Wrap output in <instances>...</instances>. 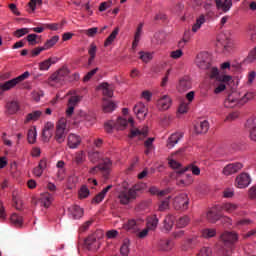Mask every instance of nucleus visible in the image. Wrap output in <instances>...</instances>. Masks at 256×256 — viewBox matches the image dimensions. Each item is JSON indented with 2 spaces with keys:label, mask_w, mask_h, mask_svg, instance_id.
I'll return each instance as SVG.
<instances>
[{
  "label": "nucleus",
  "mask_w": 256,
  "mask_h": 256,
  "mask_svg": "<svg viewBox=\"0 0 256 256\" xmlns=\"http://www.w3.org/2000/svg\"><path fill=\"white\" fill-rule=\"evenodd\" d=\"M47 189L49 192L43 193L40 197V202L43 207H50L51 203H53V195H55V191H57V186L54 183L49 182L47 184Z\"/></svg>",
  "instance_id": "nucleus-5"
},
{
  "label": "nucleus",
  "mask_w": 256,
  "mask_h": 256,
  "mask_svg": "<svg viewBox=\"0 0 256 256\" xmlns=\"http://www.w3.org/2000/svg\"><path fill=\"white\" fill-rule=\"evenodd\" d=\"M117 35H119V27H116L112 33L107 37V39L104 42L105 47H109V45L113 44V41L117 39Z\"/></svg>",
  "instance_id": "nucleus-42"
},
{
  "label": "nucleus",
  "mask_w": 256,
  "mask_h": 256,
  "mask_svg": "<svg viewBox=\"0 0 256 256\" xmlns=\"http://www.w3.org/2000/svg\"><path fill=\"white\" fill-rule=\"evenodd\" d=\"M68 75L69 69L67 67H62L50 76L49 81H53L54 83H63Z\"/></svg>",
  "instance_id": "nucleus-14"
},
{
  "label": "nucleus",
  "mask_w": 256,
  "mask_h": 256,
  "mask_svg": "<svg viewBox=\"0 0 256 256\" xmlns=\"http://www.w3.org/2000/svg\"><path fill=\"white\" fill-rule=\"evenodd\" d=\"M173 225H175V216L168 214L163 220V230L169 233L173 229Z\"/></svg>",
  "instance_id": "nucleus-25"
},
{
  "label": "nucleus",
  "mask_w": 256,
  "mask_h": 256,
  "mask_svg": "<svg viewBox=\"0 0 256 256\" xmlns=\"http://www.w3.org/2000/svg\"><path fill=\"white\" fill-rule=\"evenodd\" d=\"M220 239L224 242V245L231 247V245H235V243L239 241V234L236 232L226 231L220 236Z\"/></svg>",
  "instance_id": "nucleus-13"
},
{
  "label": "nucleus",
  "mask_w": 256,
  "mask_h": 256,
  "mask_svg": "<svg viewBox=\"0 0 256 256\" xmlns=\"http://www.w3.org/2000/svg\"><path fill=\"white\" fill-rule=\"evenodd\" d=\"M164 38L165 34L163 32H157L155 33L152 42L155 43V45H161V43H163Z\"/></svg>",
  "instance_id": "nucleus-54"
},
{
  "label": "nucleus",
  "mask_w": 256,
  "mask_h": 256,
  "mask_svg": "<svg viewBox=\"0 0 256 256\" xmlns=\"http://www.w3.org/2000/svg\"><path fill=\"white\" fill-rule=\"evenodd\" d=\"M67 144L69 149H77L81 145V137L77 134H69Z\"/></svg>",
  "instance_id": "nucleus-22"
},
{
  "label": "nucleus",
  "mask_w": 256,
  "mask_h": 256,
  "mask_svg": "<svg viewBox=\"0 0 256 256\" xmlns=\"http://www.w3.org/2000/svg\"><path fill=\"white\" fill-rule=\"evenodd\" d=\"M147 127L143 128V130H139V129H132L130 131V139H135V137H138L139 139H141V137H147Z\"/></svg>",
  "instance_id": "nucleus-37"
},
{
  "label": "nucleus",
  "mask_w": 256,
  "mask_h": 256,
  "mask_svg": "<svg viewBox=\"0 0 256 256\" xmlns=\"http://www.w3.org/2000/svg\"><path fill=\"white\" fill-rule=\"evenodd\" d=\"M251 185V177L247 173H241L236 177V187L238 189H245Z\"/></svg>",
  "instance_id": "nucleus-15"
},
{
  "label": "nucleus",
  "mask_w": 256,
  "mask_h": 256,
  "mask_svg": "<svg viewBox=\"0 0 256 256\" xmlns=\"http://www.w3.org/2000/svg\"><path fill=\"white\" fill-rule=\"evenodd\" d=\"M115 109H117V104H115V102H113L107 98H103L102 110L104 113H113V111H115Z\"/></svg>",
  "instance_id": "nucleus-24"
},
{
  "label": "nucleus",
  "mask_w": 256,
  "mask_h": 256,
  "mask_svg": "<svg viewBox=\"0 0 256 256\" xmlns=\"http://www.w3.org/2000/svg\"><path fill=\"white\" fill-rule=\"evenodd\" d=\"M241 169H243V164L240 162L231 163L224 167L222 173L226 175V177H229V175H234V173H238Z\"/></svg>",
  "instance_id": "nucleus-17"
},
{
  "label": "nucleus",
  "mask_w": 256,
  "mask_h": 256,
  "mask_svg": "<svg viewBox=\"0 0 256 256\" xmlns=\"http://www.w3.org/2000/svg\"><path fill=\"white\" fill-rule=\"evenodd\" d=\"M217 11L229 13L233 7V0H215Z\"/></svg>",
  "instance_id": "nucleus-16"
},
{
  "label": "nucleus",
  "mask_w": 256,
  "mask_h": 256,
  "mask_svg": "<svg viewBox=\"0 0 256 256\" xmlns=\"http://www.w3.org/2000/svg\"><path fill=\"white\" fill-rule=\"evenodd\" d=\"M206 217L210 223H215L221 217V205L212 207L206 214Z\"/></svg>",
  "instance_id": "nucleus-18"
},
{
  "label": "nucleus",
  "mask_w": 256,
  "mask_h": 256,
  "mask_svg": "<svg viewBox=\"0 0 256 256\" xmlns=\"http://www.w3.org/2000/svg\"><path fill=\"white\" fill-rule=\"evenodd\" d=\"M37 37H39L37 34H29L26 37V40L28 41L29 45H37L39 42H37Z\"/></svg>",
  "instance_id": "nucleus-63"
},
{
  "label": "nucleus",
  "mask_w": 256,
  "mask_h": 256,
  "mask_svg": "<svg viewBox=\"0 0 256 256\" xmlns=\"http://www.w3.org/2000/svg\"><path fill=\"white\" fill-rule=\"evenodd\" d=\"M191 87H192L191 78H189V76H184L179 80L177 89L179 93H185V91H189Z\"/></svg>",
  "instance_id": "nucleus-20"
},
{
  "label": "nucleus",
  "mask_w": 256,
  "mask_h": 256,
  "mask_svg": "<svg viewBox=\"0 0 256 256\" xmlns=\"http://www.w3.org/2000/svg\"><path fill=\"white\" fill-rule=\"evenodd\" d=\"M211 253V248L203 247L196 256H211Z\"/></svg>",
  "instance_id": "nucleus-64"
},
{
  "label": "nucleus",
  "mask_w": 256,
  "mask_h": 256,
  "mask_svg": "<svg viewBox=\"0 0 256 256\" xmlns=\"http://www.w3.org/2000/svg\"><path fill=\"white\" fill-rule=\"evenodd\" d=\"M206 19H205V14H201L197 19H196V23L192 26V31L193 33H197L202 25H204Z\"/></svg>",
  "instance_id": "nucleus-41"
},
{
  "label": "nucleus",
  "mask_w": 256,
  "mask_h": 256,
  "mask_svg": "<svg viewBox=\"0 0 256 256\" xmlns=\"http://www.w3.org/2000/svg\"><path fill=\"white\" fill-rule=\"evenodd\" d=\"M224 52L225 53H231L233 51V41L229 38L226 39V41L223 44Z\"/></svg>",
  "instance_id": "nucleus-57"
},
{
  "label": "nucleus",
  "mask_w": 256,
  "mask_h": 256,
  "mask_svg": "<svg viewBox=\"0 0 256 256\" xmlns=\"http://www.w3.org/2000/svg\"><path fill=\"white\" fill-rule=\"evenodd\" d=\"M57 41H59V36H53L51 39L47 40L44 44V48L46 49H51L54 45L57 44Z\"/></svg>",
  "instance_id": "nucleus-53"
},
{
  "label": "nucleus",
  "mask_w": 256,
  "mask_h": 256,
  "mask_svg": "<svg viewBox=\"0 0 256 256\" xmlns=\"http://www.w3.org/2000/svg\"><path fill=\"white\" fill-rule=\"evenodd\" d=\"M88 159L91 163H98L101 159V154L98 151H92L88 153Z\"/></svg>",
  "instance_id": "nucleus-51"
},
{
  "label": "nucleus",
  "mask_w": 256,
  "mask_h": 256,
  "mask_svg": "<svg viewBox=\"0 0 256 256\" xmlns=\"http://www.w3.org/2000/svg\"><path fill=\"white\" fill-rule=\"evenodd\" d=\"M187 171H191L193 175H201V169L195 164H189L183 169H180L178 173H187Z\"/></svg>",
  "instance_id": "nucleus-34"
},
{
  "label": "nucleus",
  "mask_w": 256,
  "mask_h": 256,
  "mask_svg": "<svg viewBox=\"0 0 256 256\" xmlns=\"http://www.w3.org/2000/svg\"><path fill=\"white\" fill-rule=\"evenodd\" d=\"M84 245L88 251H97L101 247V241L97 239V234H92L84 240Z\"/></svg>",
  "instance_id": "nucleus-12"
},
{
  "label": "nucleus",
  "mask_w": 256,
  "mask_h": 256,
  "mask_svg": "<svg viewBox=\"0 0 256 256\" xmlns=\"http://www.w3.org/2000/svg\"><path fill=\"white\" fill-rule=\"evenodd\" d=\"M28 143H35L37 141V128L33 127L28 130L27 134Z\"/></svg>",
  "instance_id": "nucleus-47"
},
{
  "label": "nucleus",
  "mask_w": 256,
  "mask_h": 256,
  "mask_svg": "<svg viewBox=\"0 0 256 256\" xmlns=\"http://www.w3.org/2000/svg\"><path fill=\"white\" fill-rule=\"evenodd\" d=\"M127 125H131L132 127H134L135 121L133 120V117L128 118V120L125 118L119 117L116 122L109 121L105 123L104 127L107 133H111L113 129H118L122 131L123 129H125V127H127Z\"/></svg>",
  "instance_id": "nucleus-2"
},
{
  "label": "nucleus",
  "mask_w": 256,
  "mask_h": 256,
  "mask_svg": "<svg viewBox=\"0 0 256 256\" xmlns=\"http://www.w3.org/2000/svg\"><path fill=\"white\" fill-rule=\"evenodd\" d=\"M89 188H87L85 185L81 186V188L78 191V198L79 199H87L90 195Z\"/></svg>",
  "instance_id": "nucleus-50"
},
{
  "label": "nucleus",
  "mask_w": 256,
  "mask_h": 256,
  "mask_svg": "<svg viewBox=\"0 0 256 256\" xmlns=\"http://www.w3.org/2000/svg\"><path fill=\"white\" fill-rule=\"evenodd\" d=\"M221 207V211H226V213H233V211H237L239 206L233 203H225Z\"/></svg>",
  "instance_id": "nucleus-44"
},
{
  "label": "nucleus",
  "mask_w": 256,
  "mask_h": 256,
  "mask_svg": "<svg viewBox=\"0 0 256 256\" xmlns=\"http://www.w3.org/2000/svg\"><path fill=\"white\" fill-rule=\"evenodd\" d=\"M209 77L210 79H216V81L219 80V69H217V67H213L210 69V73H209Z\"/></svg>",
  "instance_id": "nucleus-61"
},
{
  "label": "nucleus",
  "mask_w": 256,
  "mask_h": 256,
  "mask_svg": "<svg viewBox=\"0 0 256 256\" xmlns=\"http://www.w3.org/2000/svg\"><path fill=\"white\" fill-rule=\"evenodd\" d=\"M67 95H70V98L68 99L67 103V110L66 115L68 117H71L75 111V107L81 103V100L83 99V96L78 95L76 91H69Z\"/></svg>",
  "instance_id": "nucleus-3"
},
{
  "label": "nucleus",
  "mask_w": 256,
  "mask_h": 256,
  "mask_svg": "<svg viewBox=\"0 0 256 256\" xmlns=\"http://www.w3.org/2000/svg\"><path fill=\"white\" fill-rule=\"evenodd\" d=\"M141 35H143V23H140L136 29L132 49H137V45H139V41H141Z\"/></svg>",
  "instance_id": "nucleus-28"
},
{
  "label": "nucleus",
  "mask_w": 256,
  "mask_h": 256,
  "mask_svg": "<svg viewBox=\"0 0 256 256\" xmlns=\"http://www.w3.org/2000/svg\"><path fill=\"white\" fill-rule=\"evenodd\" d=\"M10 221L15 227H21V225H23V217L19 216L17 213L11 215Z\"/></svg>",
  "instance_id": "nucleus-45"
},
{
  "label": "nucleus",
  "mask_w": 256,
  "mask_h": 256,
  "mask_svg": "<svg viewBox=\"0 0 256 256\" xmlns=\"http://www.w3.org/2000/svg\"><path fill=\"white\" fill-rule=\"evenodd\" d=\"M124 229L126 231H130V233H137V237L139 239H145L147 235H149V228H146L139 232V224L134 220H128L126 224H124Z\"/></svg>",
  "instance_id": "nucleus-4"
},
{
  "label": "nucleus",
  "mask_w": 256,
  "mask_h": 256,
  "mask_svg": "<svg viewBox=\"0 0 256 256\" xmlns=\"http://www.w3.org/2000/svg\"><path fill=\"white\" fill-rule=\"evenodd\" d=\"M28 77H29V72L26 71L22 75L0 84V89L1 91H10V89H13V87H16L17 85H19V83H22V81H25V79H28Z\"/></svg>",
  "instance_id": "nucleus-7"
},
{
  "label": "nucleus",
  "mask_w": 256,
  "mask_h": 256,
  "mask_svg": "<svg viewBox=\"0 0 256 256\" xmlns=\"http://www.w3.org/2000/svg\"><path fill=\"white\" fill-rule=\"evenodd\" d=\"M199 243L198 237L194 236L192 238H188L184 245L182 246L183 251H187L188 249H193L195 245Z\"/></svg>",
  "instance_id": "nucleus-39"
},
{
  "label": "nucleus",
  "mask_w": 256,
  "mask_h": 256,
  "mask_svg": "<svg viewBox=\"0 0 256 256\" xmlns=\"http://www.w3.org/2000/svg\"><path fill=\"white\" fill-rule=\"evenodd\" d=\"M45 169H47V159L44 158L40 160L38 167L34 168L33 175H35V177H41Z\"/></svg>",
  "instance_id": "nucleus-27"
},
{
  "label": "nucleus",
  "mask_w": 256,
  "mask_h": 256,
  "mask_svg": "<svg viewBox=\"0 0 256 256\" xmlns=\"http://www.w3.org/2000/svg\"><path fill=\"white\" fill-rule=\"evenodd\" d=\"M149 193H151V195H157L158 197H165V195L167 194V191L165 190L159 191L157 187L152 186L149 189Z\"/></svg>",
  "instance_id": "nucleus-55"
},
{
  "label": "nucleus",
  "mask_w": 256,
  "mask_h": 256,
  "mask_svg": "<svg viewBox=\"0 0 256 256\" xmlns=\"http://www.w3.org/2000/svg\"><path fill=\"white\" fill-rule=\"evenodd\" d=\"M41 115H43V112L39 110H35L32 113L27 114L26 119L24 120V123H31V121H39Z\"/></svg>",
  "instance_id": "nucleus-31"
},
{
  "label": "nucleus",
  "mask_w": 256,
  "mask_h": 256,
  "mask_svg": "<svg viewBox=\"0 0 256 256\" xmlns=\"http://www.w3.org/2000/svg\"><path fill=\"white\" fill-rule=\"evenodd\" d=\"M31 31L29 28H21L18 29L14 32V36L17 37L18 39H21L24 35H27Z\"/></svg>",
  "instance_id": "nucleus-59"
},
{
  "label": "nucleus",
  "mask_w": 256,
  "mask_h": 256,
  "mask_svg": "<svg viewBox=\"0 0 256 256\" xmlns=\"http://www.w3.org/2000/svg\"><path fill=\"white\" fill-rule=\"evenodd\" d=\"M177 176V185L180 187H189L193 183V175L191 173L183 172L179 173V170L176 171Z\"/></svg>",
  "instance_id": "nucleus-11"
},
{
  "label": "nucleus",
  "mask_w": 256,
  "mask_h": 256,
  "mask_svg": "<svg viewBox=\"0 0 256 256\" xmlns=\"http://www.w3.org/2000/svg\"><path fill=\"white\" fill-rule=\"evenodd\" d=\"M157 225H159V218H157V215H152L147 218V228L150 231H155Z\"/></svg>",
  "instance_id": "nucleus-32"
},
{
  "label": "nucleus",
  "mask_w": 256,
  "mask_h": 256,
  "mask_svg": "<svg viewBox=\"0 0 256 256\" xmlns=\"http://www.w3.org/2000/svg\"><path fill=\"white\" fill-rule=\"evenodd\" d=\"M133 111L137 116V119H139L140 121H143V119L147 117V107L142 102L136 104L133 108Z\"/></svg>",
  "instance_id": "nucleus-19"
},
{
  "label": "nucleus",
  "mask_w": 256,
  "mask_h": 256,
  "mask_svg": "<svg viewBox=\"0 0 256 256\" xmlns=\"http://www.w3.org/2000/svg\"><path fill=\"white\" fill-rule=\"evenodd\" d=\"M59 58L57 57H50L47 60H44L43 62L39 63V70L40 71H49L50 67L52 65H55V63H58Z\"/></svg>",
  "instance_id": "nucleus-23"
},
{
  "label": "nucleus",
  "mask_w": 256,
  "mask_h": 256,
  "mask_svg": "<svg viewBox=\"0 0 256 256\" xmlns=\"http://www.w3.org/2000/svg\"><path fill=\"white\" fill-rule=\"evenodd\" d=\"M109 169H111V160L109 158L102 159V162L89 170L90 175H95L97 171H102L107 177L109 175Z\"/></svg>",
  "instance_id": "nucleus-10"
},
{
  "label": "nucleus",
  "mask_w": 256,
  "mask_h": 256,
  "mask_svg": "<svg viewBox=\"0 0 256 256\" xmlns=\"http://www.w3.org/2000/svg\"><path fill=\"white\" fill-rule=\"evenodd\" d=\"M246 129H248V131H252L254 129H256V116H252L250 117L245 124Z\"/></svg>",
  "instance_id": "nucleus-52"
},
{
  "label": "nucleus",
  "mask_w": 256,
  "mask_h": 256,
  "mask_svg": "<svg viewBox=\"0 0 256 256\" xmlns=\"http://www.w3.org/2000/svg\"><path fill=\"white\" fill-rule=\"evenodd\" d=\"M6 109L9 115H15L19 111V103L17 101H11L6 104Z\"/></svg>",
  "instance_id": "nucleus-40"
},
{
  "label": "nucleus",
  "mask_w": 256,
  "mask_h": 256,
  "mask_svg": "<svg viewBox=\"0 0 256 256\" xmlns=\"http://www.w3.org/2000/svg\"><path fill=\"white\" fill-rule=\"evenodd\" d=\"M182 137H183V135L181 133L171 134V136L167 140L166 147L168 149H173V147H175V145H177V143H179V141H181Z\"/></svg>",
  "instance_id": "nucleus-26"
},
{
  "label": "nucleus",
  "mask_w": 256,
  "mask_h": 256,
  "mask_svg": "<svg viewBox=\"0 0 256 256\" xmlns=\"http://www.w3.org/2000/svg\"><path fill=\"white\" fill-rule=\"evenodd\" d=\"M169 199H171V198L167 197L160 202L159 211H165V210L169 209Z\"/></svg>",
  "instance_id": "nucleus-60"
},
{
  "label": "nucleus",
  "mask_w": 256,
  "mask_h": 256,
  "mask_svg": "<svg viewBox=\"0 0 256 256\" xmlns=\"http://www.w3.org/2000/svg\"><path fill=\"white\" fill-rule=\"evenodd\" d=\"M139 58L144 63H149V61L153 59V55L149 52H140V57Z\"/></svg>",
  "instance_id": "nucleus-58"
},
{
  "label": "nucleus",
  "mask_w": 256,
  "mask_h": 256,
  "mask_svg": "<svg viewBox=\"0 0 256 256\" xmlns=\"http://www.w3.org/2000/svg\"><path fill=\"white\" fill-rule=\"evenodd\" d=\"M171 103V97H169V95H164L158 100L157 106L160 111H167V109L171 107Z\"/></svg>",
  "instance_id": "nucleus-21"
},
{
  "label": "nucleus",
  "mask_w": 256,
  "mask_h": 256,
  "mask_svg": "<svg viewBox=\"0 0 256 256\" xmlns=\"http://www.w3.org/2000/svg\"><path fill=\"white\" fill-rule=\"evenodd\" d=\"M100 89L103 90V96L104 97H113V86H111L109 83L104 82L100 84Z\"/></svg>",
  "instance_id": "nucleus-38"
},
{
  "label": "nucleus",
  "mask_w": 256,
  "mask_h": 256,
  "mask_svg": "<svg viewBox=\"0 0 256 256\" xmlns=\"http://www.w3.org/2000/svg\"><path fill=\"white\" fill-rule=\"evenodd\" d=\"M189 221H191V219L189 218V216H182L177 220V227H179L180 229H183V227H187V225H189Z\"/></svg>",
  "instance_id": "nucleus-49"
},
{
  "label": "nucleus",
  "mask_w": 256,
  "mask_h": 256,
  "mask_svg": "<svg viewBox=\"0 0 256 256\" xmlns=\"http://www.w3.org/2000/svg\"><path fill=\"white\" fill-rule=\"evenodd\" d=\"M247 34L250 37V40L255 43L256 42V26L255 24H249L247 27Z\"/></svg>",
  "instance_id": "nucleus-48"
},
{
  "label": "nucleus",
  "mask_w": 256,
  "mask_h": 256,
  "mask_svg": "<svg viewBox=\"0 0 256 256\" xmlns=\"http://www.w3.org/2000/svg\"><path fill=\"white\" fill-rule=\"evenodd\" d=\"M137 197V189H127L124 188L122 191L119 192L118 199L122 205H129L133 199Z\"/></svg>",
  "instance_id": "nucleus-6"
},
{
  "label": "nucleus",
  "mask_w": 256,
  "mask_h": 256,
  "mask_svg": "<svg viewBox=\"0 0 256 256\" xmlns=\"http://www.w3.org/2000/svg\"><path fill=\"white\" fill-rule=\"evenodd\" d=\"M189 111V103L187 102H181L178 107V113H181L182 115L187 113Z\"/></svg>",
  "instance_id": "nucleus-62"
},
{
  "label": "nucleus",
  "mask_w": 256,
  "mask_h": 256,
  "mask_svg": "<svg viewBox=\"0 0 256 256\" xmlns=\"http://www.w3.org/2000/svg\"><path fill=\"white\" fill-rule=\"evenodd\" d=\"M238 103L239 99L235 98V94H230L224 101V107L232 109L233 107H236Z\"/></svg>",
  "instance_id": "nucleus-33"
},
{
  "label": "nucleus",
  "mask_w": 256,
  "mask_h": 256,
  "mask_svg": "<svg viewBox=\"0 0 256 256\" xmlns=\"http://www.w3.org/2000/svg\"><path fill=\"white\" fill-rule=\"evenodd\" d=\"M175 246V242L173 240H160L158 247L160 251H171Z\"/></svg>",
  "instance_id": "nucleus-29"
},
{
  "label": "nucleus",
  "mask_w": 256,
  "mask_h": 256,
  "mask_svg": "<svg viewBox=\"0 0 256 256\" xmlns=\"http://www.w3.org/2000/svg\"><path fill=\"white\" fill-rule=\"evenodd\" d=\"M67 135H69V128H67V119L61 118L56 123L54 141H56V143L61 145L65 143V139H67Z\"/></svg>",
  "instance_id": "nucleus-1"
},
{
  "label": "nucleus",
  "mask_w": 256,
  "mask_h": 256,
  "mask_svg": "<svg viewBox=\"0 0 256 256\" xmlns=\"http://www.w3.org/2000/svg\"><path fill=\"white\" fill-rule=\"evenodd\" d=\"M217 235V230L215 228H205L201 231V236L204 239H211Z\"/></svg>",
  "instance_id": "nucleus-43"
},
{
  "label": "nucleus",
  "mask_w": 256,
  "mask_h": 256,
  "mask_svg": "<svg viewBox=\"0 0 256 256\" xmlns=\"http://www.w3.org/2000/svg\"><path fill=\"white\" fill-rule=\"evenodd\" d=\"M195 63L199 69H211V54L208 52H200L196 56Z\"/></svg>",
  "instance_id": "nucleus-9"
},
{
  "label": "nucleus",
  "mask_w": 256,
  "mask_h": 256,
  "mask_svg": "<svg viewBox=\"0 0 256 256\" xmlns=\"http://www.w3.org/2000/svg\"><path fill=\"white\" fill-rule=\"evenodd\" d=\"M209 131V121L204 120L199 124L195 125V132L198 134L207 133Z\"/></svg>",
  "instance_id": "nucleus-36"
},
{
  "label": "nucleus",
  "mask_w": 256,
  "mask_h": 256,
  "mask_svg": "<svg viewBox=\"0 0 256 256\" xmlns=\"http://www.w3.org/2000/svg\"><path fill=\"white\" fill-rule=\"evenodd\" d=\"M173 207L177 211H187L189 209V196L182 193L173 199Z\"/></svg>",
  "instance_id": "nucleus-8"
},
{
  "label": "nucleus",
  "mask_w": 256,
  "mask_h": 256,
  "mask_svg": "<svg viewBox=\"0 0 256 256\" xmlns=\"http://www.w3.org/2000/svg\"><path fill=\"white\" fill-rule=\"evenodd\" d=\"M85 151L81 150L76 152L75 157H74V161L76 163V165H82V163H85Z\"/></svg>",
  "instance_id": "nucleus-46"
},
{
  "label": "nucleus",
  "mask_w": 256,
  "mask_h": 256,
  "mask_svg": "<svg viewBox=\"0 0 256 256\" xmlns=\"http://www.w3.org/2000/svg\"><path fill=\"white\" fill-rule=\"evenodd\" d=\"M113 189V185H108L106 188H104L100 193H98L94 198H93V203H101L103 199H105V195L109 193Z\"/></svg>",
  "instance_id": "nucleus-30"
},
{
  "label": "nucleus",
  "mask_w": 256,
  "mask_h": 256,
  "mask_svg": "<svg viewBox=\"0 0 256 256\" xmlns=\"http://www.w3.org/2000/svg\"><path fill=\"white\" fill-rule=\"evenodd\" d=\"M120 253L123 256L129 255V240H124L122 246L120 247Z\"/></svg>",
  "instance_id": "nucleus-56"
},
{
  "label": "nucleus",
  "mask_w": 256,
  "mask_h": 256,
  "mask_svg": "<svg viewBox=\"0 0 256 256\" xmlns=\"http://www.w3.org/2000/svg\"><path fill=\"white\" fill-rule=\"evenodd\" d=\"M69 211L74 219H81V217H83V208H80L78 205L72 206L69 208Z\"/></svg>",
  "instance_id": "nucleus-35"
}]
</instances>
